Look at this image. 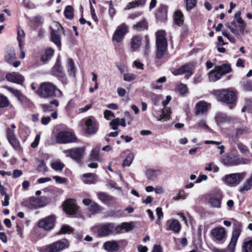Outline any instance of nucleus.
<instances>
[{
  "instance_id": "obj_1",
  "label": "nucleus",
  "mask_w": 252,
  "mask_h": 252,
  "mask_svg": "<svg viewBox=\"0 0 252 252\" xmlns=\"http://www.w3.org/2000/svg\"><path fill=\"white\" fill-rule=\"evenodd\" d=\"M36 92L40 97L44 98L61 97L62 96V92L57 89L55 85L49 82L41 83Z\"/></svg>"
},
{
  "instance_id": "obj_2",
  "label": "nucleus",
  "mask_w": 252,
  "mask_h": 252,
  "mask_svg": "<svg viewBox=\"0 0 252 252\" xmlns=\"http://www.w3.org/2000/svg\"><path fill=\"white\" fill-rule=\"evenodd\" d=\"M221 162L227 166H234L248 163L246 159L239 157L237 150L235 149L231 150L225 157L222 158Z\"/></svg>"
},
{
  "instance_id": "obj_3",
  "label": "nucleus",
  "mask_w": 252,
  "mask_h": 252,
  "mask_svg": "<svg viewBox=\"0 0 252 252\" xmlns=\"http://www.w3.org/2000/svg\"><path fill=\"white\" fill-rule=\"evenodd\" d=\"M164 31H158L156 32L157 56L158 59L163 56L166 50L167 43Z\"/></svg>"
},
{
  "instance_id": "obj_4",
  "label": "nucleus",
  "mask_w": 252,
  "mask_h": 252,
  "mask_svg": "<svg viewBox=\"0 0 252 252\" xmlns=\"http://www.w3.org/2000/svg\"><path fill=\"white\" fill-rule=\"evenodd\" d=\"M218 99L220 101L225 102L229 104V108L232 109L235 106L234 102L236 100V96L233 91L224 89L219 92Z\"/></svg>"
},
{
  "instance_id": "obj_5",
  "label": "nucleus",
  "mask_w": 252,
  "mask_h": 252,
  "mask_svg": "<svg viewBox=\"0 0 252 252\" xmlns=\"http://www.w3.org/2000/svg\"><path fill=\"white\" fill-rule=\"evenodd\" d=\"M92 229L93 231H97L98 236L105 237L112 234L115 228L113 223H106L95 226Z\"/></svg>"
},
{
  "instance_id": "obj_6",
  "label": "nucleus",
  "mask_w": 252,
  "mask_h": 252,
  "mask_svg": "<svg viewBox=\"0 0 252 252\" xmlns=\"http://www.w3.org/2000/svg\"><path fill=\"white\" fill-rule=\"evenodd\" d=\"M69 246L67 240H59L48 245L44 248V252H59Z\"/></svg>"
},
{
  "instance_id": "obj_7",
  "label": "nucleus",
  "mask_w": 252,
  "mask_h": 252,
  "mask_svg": "<svg viewBox=\"0 0 252 252\" xmlns=\"http://www.w3.org/2000/svg\"><path fill=\"white\" fill-rule=\"evenodd\" d=\"M246 175L245 172L236 173L228 174L224 177V181L227 185L235 186L239 184Z\"/></svg>"
},
{
  "instance_id": "obj_8",
  "label": "nucleus",
  "mask_w": 252,
  "mask_h": 252,
  "mask_svg": "<svg viewBox=\"0 0 252 252\" xmlns=\"http://www.w3.org/2000/svg\"><path fill=\"white\" fill-rule=\"evenodd\" d=\"M76 139L75 135L69 131H61L56 137V141L59 143L74 142L76 141Z\"/></svg>"
},
{
  "instance_id": "obj_9",
  "label": "nucleus",
  "mask_w": 252,
  "mask_h": 252,
  "mask_svg": "<svg viewBox=\"0 0 252 252\" xmlns=\"http://www.w3.org/2000/svg\"><path fill=\"white\" fill-rule=\"evenodd\" d=\"M55 221L56 218L54 216H49L39 220L38 226L45 230H50L54 228Z\"/></svg>"
},
{
  "instance_id": "obj_10",
  "label": "nucleus",
  "mask_w": 252,
  "mask_h": 252,
  "mask_svg": "<svg viewBox=\"0 0 252 252\" xmlns=\"http://www.w3.org/2000/svg\"><path fill=\"white\" fill-rule=\"evenodd\" d=\"M85 147L76 148L67 150H64L63 152L66 154V157H70L72 159L79 161L84 156Z\"/></svg>"
},
{
  "instance_id": "obj_11",
  "label": "nucleus",
  "mask_w": 252,
  "mask_h": 252,
  "mask_svg": "<svg viewBox=\"0 0 252 252\" xmlns=\"http://www.w3.org/2000/svg\"><path fill=\"white\" fill-rule=\"evenodd\" d=\"M242 231V224L240 222H237L232 232V236L231 241L228 245L229 249L235 250V246L238 237Z\"/></svg>"
},
{
  "instance_id": "obj_12",
  "label": "nucleus",
  "mask_w": 252,
  "mask_h": 252,
  "mask_svg": "<svg viewBox=\"0 0 252 252\" xmlns=\"http://www.w3.org/2000/svg\"><path fill=\"white\" fill-rule=\"evenodd\" d=\"M226 26L230 31L237 36L243 34L246 27L245 24H238L235 21L227 24Z\"/></svg>"
},
{
  "instance_id": "obj_13",
  "label": "nucleus",
  "mask_w": 252,
  "mask_h": 252,
  "mask_svg": "<svg viewBox=\"0 0 252 252\" xmlns=\"http://www.w3.org/2000/svg\"><path fill=\"white\" fill-rule=\"evenodd\" d=\"M128 32V27L123 23L120 25L117 29L113 36V39L117 42H120L125 35Z\"/></svg>"
},
{
  "instance_id": "obj_14",
  "label": "nucleus",
  "mask_w": 252,
  "mask_h": 252,
  "mask_svg": "<svg viewBox=\"0 0 252 252\" xmlns=\"http://www.w3.org/2000/svg\"><path fill=\"white\" fill-rule=\"evenodd\" d=\"M222 198V194L220 190H217L209 198L208 202L213 208H220Z\"/></svg>"
},
{
  "instance_id": "obj_15",
  "label": "nucleus",
  "mask_w": 252,
  "mask_h": 252,
  "mask_svg": "<svg viewBox=\"0 0 252 252\" xmlns=\"http://www.w3.org/2000/svg\"><path fill=\"white\" fill-rule=\"evenodd\" d=\"M211 234L213 239L221 241L225 238L226 231L223 227H217L211 230Z\"/></svg>"
},
{
  "instance_id": "obj_16",
  "label": "nucleus",
  "mask_w": 252,
  "mask_h": 252,
  "mask_svg": "<svg viewBox=\"0 0 252 252\" xmlns=\"http://www.w3.org/2000/svg\"><path fill=\"white\" fill-rule=\"evenodd\" d=\"M48 201V198L46 196H42L40 197H32L30 200V204L33 207L37 208L45 206Z\"/></svg>"
},
{
  "instance_id": "obj_17",
  "label": "nucleus",
  "mask_w": 252,
  "mask_h": 252,
  "mask_svg": "<svg viewBox=\"0 0 252 252\" xmlns=\"http://www.w3.org/2000/svg\"><path fill=\"white\" fill-rule=\"evenodd\" d=\"M210 104L204 101H199L195 106L196 115L206 116L208 113Z\"/></svg>"
},
{
  "instance_id": "obj_18",
  "label": "nucleus",
  "mask_w": 252,
  "mask_h": 252,
  "mask_svg": "<svg viewBox=\"0 0 252 252\" xmlns=\"http://www.w3.org/2000/svg\"><path fill=\"white\" fill-rule=\"evenodd\" d=\"M171 100V96L167 95L166 97V100L162 101V103L164 108L162 110L161 114L158 118V120L162 121L164 120L165 121L169 119L171 110L169 108L165 107V106L167 105Z\"/></svg>"
},
{
  "instance_id": "obj_19",
  "label": "nucleus",
  "mask_w": 252,
  "mask_h": 252,
  "mask_svg": "<svg viewBox=\"0 0 252 252\" xmlns=\"http://www.w3.org/2000/svg\"><path fill=\"white\" fill-rule=\"evenodd\" d=\"M63 209L68 214H75L77 213L78 207L74 200L68 199L64 202Z\"/></svg>"
},
{
  "instance_id": "obj_20",
  "label": "nucleus",
  "mask_w": 252,
  "mask_h": 252,
  "mask_svg": "<svg viewBox=\"0 0 252 252\" xmlns=\"http://www.w3.org/2000/svg\"><path fill=\"white\" fill-rule=\"evenodd\" d=\"M172 73L175 75L185 74V78L187 79H188L192 74L191 68L189 65H183L179 68L173 71Z\"/></svg>"
},
{
  "instance_id": "obj_21",
  "label": "nucleus",
  "mask_w": 252,
  "mask_h": 252,
  "mask_svg": "<svg viewBox=\"0 0 252 252\" xmlns=\"http://www.w3.org/2000/svg\"><path fill=\"white\" fill-rule=\"evenodd\" d=\"M6 78L8 81L19 84H21L24 81V77L17 72L6 74Z\"/></svg>"
},
{
  "instance_id": "obj_22",
  "label": "nucleus",
  "mask_w": 252,
  "mask_h": 252,
  "mask_svg": "<svg viewBox=\"0 0 252 252\" xmlns=\"http://www.w3.org/2000/svg\"><path fill=\"white\" fill-rule=\"evenodd\" d=\"M16 59V54L13 49H10L5 56V60L6 62L9 64H12L13 65L16 67L20 64L19 61H15Z\"/></svg>"
},
{
  "instance_id": "obj_23",
  "label": "nucleus",
  "mask_w": 252,
  "mask_h": 252,
  "mask_svg": "<svg viewBox=\"0 0 252 252\" xmlns=\"http://www.w3.org/2000/svg\"><path fill=\"white\" fill-rule=\"evenodd\" d=\"M86 126V131L89 134H94L98 129V124L94 121L91 119H88L85 123Z\"/></svg>"
},
{
  "instance_id": "obj_24",
  "label": "nucleus",
  "mask_w": 252,
  "mask_h": 252,
  "mask_svg": "<svg viewBox=\"0 0 252 252\" xmlns=\"http://www.w3.org/2000/svg\"><path fill=\"white\" fill-rule=\"evenodd\" d=\"M103 248L108 252H113L117 251L120 248V246L118 242L113 240L104 243Z\"/></svg>"
},
{
  "instance_id": "obj_25",
  "label": "nucleus",
  "mask_w": 252,
  "mask_h": 252,
  "mask_svg": "<svg viewBox=\"0 0 252 252\" xmlns=\"http://www.w3.org/2000/svg\"><path fill=\"white\" fill-rule=\"evenodd\" d=\"M161 174L162 171L160 170L148 169L146 171V176L149 180L155 181L158 179V177Z\"/></svg>"
},
{
  "instance_id": "obj_26",
  "label": "nucleus",
  "mask_w": 252,
  "mask_h": 252,
  "mask_svg": "<svg viewBox=\"0 0 252 252\" xmlns=\"http://www.w3.org/2000/svg\"><path fill=\"white\" fill-rule=\"evenodd\" d=\"M109 126H111L113 130H117L119 126L125 127L126 126V120L124 118L120 119L119 118L113 119L110 122Z\"/></svg>"
},
{
  "instance_id": "obj_27",
  "label": "nucleus",
  "mask_w": 252,
  "mask_h": 252,
  "mask_svg": "<svg viewBox=\"0 0 252 252\" xmlns=\"http://www.w3.org/2000/svg\"><path fill=\"white\" fill-rule=\"evenodd\" d=\"M142 43V37L140 35H134L131 39L130 46L133 51L138 50Z\"/></svg>"
},
{
  "instance_id": "obj_28",
  "label": "nucleus",
  "mask_w": 252,
  "mask_h": 252,
  "mask_svg": "<svg viewBox=\"0 0 252 252\" xmlns=\"http://www.w3.org/2000/svg\"><path fill=\"white\" fill-rule=\"evenodd\" d=\"M169 228L168 230H172L174 233H179L181 228V225L178 220L173 219L171 220H168Z\"/></svg>"
},
{
  "instance_id": "obj_29",
  "label": "nucleus",
  "mask_w": 252,
  "mask_h": 252,
  "mask_svg": "<svg viewBox=\"0 0 252 252\" xmlns=\"http://www.w3.org/2000/svg\"><path fill=\"white\" fill-rule=\"evenodd\" d=\"M52 71L53 73L60 77H63L65 76V73H64L63 69V67L61 65V63L58 60L55 65L52 68Z\"/></svg>"
},
{
  "instance_id": "obj_30",
  "label": "nucleus",
  "mask_w": 252,
  "mask_h": 252,
  "mask_svg": "<svg viewBox=\"0 0 252 252\" xmlns=\"http://www.w3.org/2000/svg\"><path fill=\"white\" fill-rule=\"evenodd\" d=\"M252 189V173L251 174L250 177L246 179L243 185L239 188V191L243 192L247 191Z\"/></svg>"
},
{
  "instance_id": "obj_31",
  "label": "nucleus",
  "mask_w": 252,
  "mask_h": 252,
  "mask_svg": "<svg viewBox=\"0 0 252 252\" xmlns=\"http://www.w3.org/2000/svg\"><path fill=\"white\" fill-rule=\"evenodd\" d=\"M216 69L220 72L222 76L229 73L232 70L230 65L226 63H224L221 65L216 66Z\"/></svg>"
},
{
  "instance_id": "obj_32",
  "label": "nucleus",
  "mask_w": 252,
  "mask_h": 252,
  "mask_svg": "<svg viewBox=\"0 0 252 252\" xmlns=\"http://www.w3.org/2000/svg\"><path fill=\"white\" fill-rule=\"evenodd\" d=\"M208 75L210 81L212 82H215L219 80L222 76L220 72L216 69V66L210 72Z\"/></svg>"
},
{
  "instance_id": "obj_33",
  "label": "nucleus",
  "mask_w": 252,
  "mask_h": 252,
  "mask_svg": "<svg viewBox=\"0 0 252 252\" xmlns=\"http://www.w3.org/2000/svg\"><path fill=\"white\" fill-rule=\"evenodd\" d=\"M51 39L52 41L59 48H60L61 42V35L59 32L53 30L51 33Z\"/></svg>"
},
{
  "instance_id": "obj_34",
  "label": "nucleus",
  "mask_w": 252,
  "mask_h": 252,
  "mask_svg": "<svg viewBox=\"0 0 252 252\" xmlns=\"http://www.w3.org/2000/svg\"><path fill=\"white\" fill-rule=\"evenodd\" d=\"M67 68L69 75L73 77H75L76 68L74 67V63L73 61L71 59H69L67 60Z\"/></svg>"
},
{
  "instance_id": "obj_35",
  "label": "nucleus",
  "mask_w": 252,
  "mask_h": 252,
  "mask_svg": "<svg viewBox=\"0 0 252 252\" xmlns=\"http://www.w3.org/2000/svg\"><path fill=\"white\" fill-rule=\"evenodd\" d=\"M174 21L175 23L179 26L183 25L184 22L183 15L181 11L178 10L175 12Z\"/></svg>"
},
{
  "instance_id": "obj_36",
  "label": "nucleus",
  "mask_w": 252,
  "mask_h": 252,
  "mask_svg": "<svg viewBox=\"0 0 252 252\" xmlns=\"http://www.w3.org/2000/svg\"><path fill=\"white\" fill-rule=\"evenodd\" d=\"M133 28L137 32L141 31L148 29V24L145 20H143L133 25Z\"/></svg>"
},
{
  "instance_id": "obj_37",
  "label": "nucleus",
  "mask_w": 252,
  "mask_h": 252,
  "mask_svg": "<svg viewBox=\"0 0 252 252\" xmlns=\"http://www.w3.org/2000/svg\"><path fill=\"white\" fill-rule=\"evenodd\" d=\"M146 2V0H138L132 1L131 2L128 3L125 9L128 10L132 8L138 7L140 5H144Z\"/></svg>"
},
{
  "instance_id": "obj_38",
  "label": "nucleus",
  "mask_w": 252,
  "mask_h": 252,
  "mask_svg": "<svg viewBox=\"0 0 252 252\" xmlns=\"http://www.w3.org/2000/svg\"><path fill=\"white\" fill-rule=\"evenodd\" d=\"M54 51L51 48L46 50L45 53L42 56L41 60L43 62H46L49 60L54 54Z\"/></svg>"
},
{
  "instance_id": "obj_39",
  "label": "nucleus",
  "mask_w": 252,
  "mask_h": 252,
  "mask_svg": "<svg viewBox=\"0 0 252 252\" xmlns=\"http://www.w3.org/2000/svg\"><path fill=\"white\" fill-rule=\"evenodd\" d=\"M25 33L24 30L20 28H18L17 31V38L18 41L19 46L21 47L22 46H24V43H23V40L25 38Z\"/></svg>"
},
{
  "instance_id": "obj_40",
  "label": "nucleus",
  "mask_w": 252,
  "mask_h": 252,
  "mask_svg": "<svg viewBox=\"0 0 252 252\" xmlns=\"http://www.w3.org/2000/svg\"><path fill=\"white\" fill-rule=\"evenodd\" d=\"M132 227L131 225L126 222L123 223L121 225H118L115 227V230L118 232H122V230L124 229L125 231H128L132 230Z\"/></svg>"
},
{
  "instance_id": "obj_41",
  "label": "nucleus",
  "mask_w": 252,
  "mask_h": 252,
  "mask_svg": "<svg viewBox=\"0 0 252 252\" xmlns=\"http://www.w3.org/2000/svg\"><path fill=\"white\" fill-rule=\"evenodd\" d=\"M73 229L68 225H63L60 230L57 233L58 235L62 234H71L73 233Z\"/></svg>"
},
{
  "instance_id": "obj_42",
  "label": "nucleus",
  "mask_w": 252,
  "mask_h": 252,
  "mask_svg": "<svg viewBox=\"0 0 252 252\" xmlns=\"http://www.w3.org/2000/svg\"><path fill=\"white\" fill-rule=\"evenodd\" d=\"M6 88L9 92L13 94L19 100H22L24 99V96L19 90L9 87H7Z\"/></svg>"
},
{
  "instance_id": "obj_43",
  "label": "nucleus",
  "mask_w": 252,
  "mask_h": 252,
  "mask_svg": "<svg viewBox=\"0 0 252 252\" xmlns=\"http://www.w3.org/2000/svg\"><path fill=\"white\" fill-rule=\"evenodd\" d=\"M51 167L56 171H62L64 167V164L60 161H55L51 163Z\"/></svg>"
},
{
  "instance_id": "obj_44",
  "label": "nucleus",
  "mask_w": 252,
  "mask_h": 252,
  "mask_svg": "<svg viewBox=\"0 0 252 252\" xmlns=\"http://www.w3.org/2000/svg\"><path fill=\"white\" fill-rule=\"evenodd\" d=\"M134 158V154L132 153H129L126 157L123 163V166H129L132 163Z\"/></svg>"
},
{
  "instance_id": "obj_45",
  "label": "nucleus",
  "mask_w": 252,
  "mask_h": 252,
  "mask_svg": "<svg viewBox=\"0 0 252 252\" xmlns=\"http://www.w3.org/2000/svg\"><path fill=\"white\" fill-rule=\"evenodd\" d=\"M65 17L69 19H71L73 17V9L70 5H68L65 7L64 11Z\"/></svg>"
},
{
  "instance_id": "obj_46",
  "label": "nucleus",
  "mask_w": 252,
  "mask_h": 252,
  "mask_svg": "<svg viewBox=\"0 0 252 252\" xmlns=\"http://www.w3.org/2000/svg\"><path fill=\"white\" fill-rule=\"evenodd\" d=\"M217 122H225L229 121L230 119L224 114L219 113L217 114L215 117Z\"/></svg>"
},
{
  "instance_id": "obj_47",
  "label": "nucleus",
  "mask_w": 252,
  "mask_h": 252,
  "mask_svg": "<svg viewBox=\"0 0 252 252\" xmlns=\"http://www.w3.org/2000/svg\"><path fill=\"white\" fill-rule=\"evenodd\" d=\"M243 252H252V240H249L244 243Z\"/></svg>"
},
{
  "instance_id": "obj_48",
  "label": "nucleus",
  "mask_w": 252,
  "mask_h": 252,
  "mask_svg": "<svg viewBox=\"0 0 252 252\" xmlns=\"http://www.w3.org/2000/svg\"><path fill=\"white\" fill-rule=\"evenodd\" d=\"M90 160L97 161L99 159V152L96 149H93L89 156Z\"/></svg>"
},
{
  "instance_id": "obj_49",
  "label": "nucleus",
  "mask_w": 252,
  "mask_h": 252,
  "mask_svg": "<svg viewBox=\"0 0 252 252\" xmlns=\"http://www.w3.org/2000/svg\"><path fill=\"white\" fill-rule=\"evenodd\" d=\"M88 209L89 211L92 212L93 214L97 213L100 210L99 206L95 203V202H93L88 207Z\"/></svg>"
},
{
  "instance_id": "obj_50",
  "label": "nucleus",
  "mask_w": 252,
  "mask_h": 252,
  "mask_svg": "<svg viewBox=\"0 0 252 252\" xmlns=\"http://www.w3.org/2000/svg\"><path fill=\"white\" fill-rule=\"evenodd\" d=\"M11 146L16 150H20L21 149L20 144L19 140L16 137L14 139H12L8 140Z\"/></svg>"
},
{
  "instance_id": "obj_51",
  "label": "nucleus",
  "mask_w": 252,
  "mask_h": 252,
  "mask_svg": "<svg viewBox=\"0 0 252 252\" xmlns=\"http://www.w3.org/2000/svg\"><path fill=\"white\" fill-rule=\"evenodd\" d=\"M37 170L39 172H46L47 171V167L46 166L44 160H40L39 163L37 167Z\"/></svg>"
},
{
  "instance_id": "obj_52",
  "label": "nucleus",
  "mask_w": 252,
  "mask_h": 252,
  "mask_svg": "<svg viewBox=\"0 0 252 252\" xmlns=\"http://www.w3.org/2000/svg\"><path fill=\"white\" fill-rule=\"evenodd\" d=\"M97 196L99 199L104 203H107L110 200V197L105 193H98Z\"/></svg>"
},
{
  "instance_id": "obj_53",
  "label": "nucleus",
  "mask_w": 252,
  "mask_h": 252,
  "mask_svg": "<svg viewBox=\"0 0 252 252\" xmlns=\"http://www.w3.org/2000/svg\"><path fill=\"white\" fill-rule=\"evenodd\" d=\"M9 104L7 98L3 95H0V108H4Z\"/></svg>"
},
{
  "instance_id": "obj_54",
  "label": "nucleus",
  "mask_w": 252,
  "mask_h": 252,
  "mask_svg": "<svg viewBox=\"0 0 252 252\" xmlns=\"http://www.w3.org/2000/svg\"><path fill=\"white\" fill-rule=\"evenodd\" d=\"M178 89L180 94L185 95L188 93V89L187 86L183 84H181L178 86Z\"/></svg>"
},
{
  "instance_id": "obj_55",
  "label": "nucleus",
  "mask_w": 252,
  "mask_h": 252,
  "mask_svg": "<svg viewBox=\"0 0 252 252\" xmlns=\"http://www.w3.org/2000/svg\"><path fill=\"white\" fill-rule=\"evenodd\" d=\"M84 177L87 178L85 181H84L85 183L92 184L94 183L93 181V179L94 177V174L92 173H87L84 175Z\"/></svg>"
},
{
  "instance_id": "obj_56",
  "label": "nucleus",
  "mask_w": 252,
  "mask_h": 252,
  "mask_svg": "<svg viewBox=\"0 0 252 252\" xmlns=\"http://www.w3.org/2000/svg\"><path fill=\"white\" fill-rule=\"evenodd\" d=\"M196 4V0H186V6L188 10L192 9Z\"/></svg>"
},
{
  "instance_id": "obj_57",
  "label": "nucleus",
  "mask_w": 252,
  "mask_h": 252,
  "mask_svg": "<svg viewBox=\"0 0 252 252\" xmlns=\"http://www.w3.org/2000/svg\"><path fill=\"white\" fill-rule=\"evenodd\" d=\"M237 148L239 151L243 154H246L248 152L247 147L241 143H237Z\"/></svg>"
},
{
  "instance_id": "obj_58",
  "label": "nucleus",
  "mask_w": 252,
  "mask_h": 252,
  "mask_svg": "<svg viewBox=\"0 0 252 252\" xmlns=\"http://www.w3.org/2000/svg\"><path fill=\"white\" fill-rule=\"evenodd\" d=\"M212 252H234V250H231L229 249L228 247L227 249H221L216 247H213L212 249Z\"/></svg>"
},
{
  "instance_id": "obj_59",
  "label": "nucleus",
  "mask_w": 252,
  "mask_h": 252,
  "mask_svg": "<svg viewBox=\"0 0 252 252\" xmlns=\"http://www.w3.org/2000/svg\"><path fill=\"white\" fill-rule=\"evenodd\" d=\"M6 134L8 140L16 138L14 131L11 130L9 128L6 129Z\"/></svg>"
},
{
  "instance_id": "obj_60",
  "label": "nucleus",
  "mask_w": 252,
  "mask_h": 252,
  "mask_svg": "<svg viewBox=\"0 0 252 252\" xmlns=\"http://www.w3.org/2000/svg\"><path fill=\"white\" fill-rule=\"evenodd\" d=\"M160 13L162 15L163 18V19L165 18L166 17V9L164 6H162L161 7L158 8V13L157 15V17L160 16L159 14Z\"/></svg>"
},
{
  "instance_id": "obj_61",
  "label": "nucleus",
  "mask_w": 252,
  "mask_h": 252,
  "mask_svg": "<svg viewBox=\"0 0 252 252\" xmlns=\"http://www.w3.org/2000/svg\"><path fill=\"white\" fill-rule=\"evenodd\" d=\"M135 79V75L133 74L126 73L124 75V80L126 81H131Z\"/></svg>"
},
{
  "instance_id": "obj_62",
  "label": "nucleus",
  "mask_w": 252,
  "mask_h": 252,
  "mask_svg": "<svg viewBox=\"0 0 252 252\" xmlns=\"http://www.w3.org/2000/svg\"><path fill=\"white\" fill-rule=\"evenodd\" d=\"M235 19L236 20V23L238 24H245L242 18L241 17V12L237 11L235 14Z\"/></svg>"
},
{
  "instance_id": "obj_63",
  "label": "nucleus",
  "mask_w": 252,
  "mask_h": 252,
  "mask_svg": "<svg viewBox=\"0 0 252 252\" xmlns=\"http://www.w3.org/2000/svg\"><path fill=\"white\" fill-rule=\"evenodd\" d=\"M249 131V129L246 127L240 128L236 131V136L239 137V136L247 133Z\"/></svg>"
},
{
  "instance_id": "obj_64",
  "label": "nucleus",
  "mask_w": 252,
  "mask_h": 252,
  "mask_svg": "<svg viewBox=\"0 0 252 252\" xmlns=\"http://www.w3.org/2000/svg\"><path fill=\"white\" fill-rule=\"evenodd\" d=\"M197 125L205 129L211 130L210 128L207 125L206 121L204 120L200 121Z\"/></svg>"
}]
</instances>
